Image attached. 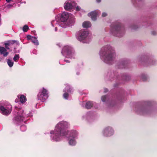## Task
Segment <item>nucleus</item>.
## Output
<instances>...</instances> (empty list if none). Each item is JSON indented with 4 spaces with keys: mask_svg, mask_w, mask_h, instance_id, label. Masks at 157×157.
<instances>
[{
    "mask_svg": "<svg viewBox=\"0 0 157 157\" xmlns=\"http://www.w3.org/2000/svg\"><path fill=\"white\" fill-rule=\"evenodd\" d=\"M70 126V124L65 121H61L58 123L55 126L54 129L50 131V138L53 142H59L63 139L69 135V137L78 138V133L75 130L70 131H66V129Z\"/></svg>",
    "mask_w": 157,
    "mask_h": 157,
    "instance_id": "nucleus-1",
    "label": "nucleus"
},
{
    "mask_svg": "<svg viewBox=\"0 0 157 157\" xmlns=\"http://www.w3.org/2000/svg\"><path fill=\"white\" fill-rule=\"evenodd\" d=\"M100 58L105 63L111 64L116 56L113 48L109 45L102 47L99 52Z\"/></svg>",
    "mask_w": 157,
    "mask_h": 157,
    "instance_id": "nucleus-2",
    "label": "nucleus"
},
{
    "mask_svg": "<svg viewBox=\"0 0 157 157\" xmlns=\"http://www.w3.org/2000/svg\"><path fill=\"white\" fill-rule=\"evenodd\" d=\"M14 111L15 116L13 122L15 124H19L23 121L25 118L32 116L30 113L27 114L22 109H19L16 106Z\"/></svg>",
    "mask_w": 157,
    "mask_h": 157,
    "instance_id": "nucleus-3",
    "label": "nucleus"
},
{
    "mask_svg": "<svg viewBox=\"0 0 157 157\" xmlns=\"http://www.w3.org/2000/svg\"><path fill=\"white\" fill-rule=\"evenodd\" d=\"M72 14L67 12H64L62 13L60 18L61 21L58 22L56 20H53L51 22L52 27H55V31L57 30L60 27L65 28L66 22L67 21Z\"/></svg>",
    "mask_w": 157,
    "mask_h": 157,
    "instance_id": "nucleus-4",
    "label": "nucleus"
},
{
    "mask_svg": "<svg viewBox=\"0 0 157 157\" xmlns=\"http://www.w3.org/2000/svg\"><path fill=\"white\" fill-rule=\"evenodd\" d=\"M75 36L77 40L82 43H88L89 41V32L87 30H79L76 33Z\"/></svg>",
    "mask_w": 157,
    "mask_h": 157,
    "instance_id": "nucleus-5",
    "label": "nucleus"
},
{
    "mask_svg": "<svg viewBox=\"0 0 157 157\" xmlns=\"http://www.w3.org/2000/svg\"><path fill=\"white\" fill-rule=\"evenodd\" d=\"M61 53L64 56L68 58H74L75 51L70 46H64L62 49Z\"/></svg>",
    "mask_w": 157,
    "mask_h": 157,
    "instance_id": "nucleus-6",
    "label": "nucleus"
},
{
    "mask_svg": "<svg viewBox=\"0 0 157 157\" xmlns=\"http://www.w3.org/2000/svg\"><path fill=\"white\" fill-rule=\"evenodd\" d=\"M12 106L8 103H5L0 105V112L3 115L8 116L12 110Z\"/></svg>",
    "mask_w": 157,
    "mask_h": 157,
    "instance_id": "nucleus-7",
    "label": "nucleus"
},
{
    "mask_svg": "<svg viewBox=\"0 0 157 157\" xmlns=\"http://www.w3.org/2000/svg\"><path fill=\"white\" fill-rule=\"evenodd\" d=\"M48 90L44 88L40 90L37 95V99L42 102L44 101L48 98Z\"/></svg>",
    "mask_w": 157,
    "mask_h": 157,
    "instance_id": "nucleus-8",
    "label": "nucleus"
},
{
    "mask_svg": "<svg viewBox=\"0 0 157 157\" xmlns=\"http://www.w3.org/2000/svg\"><path fill=\"white\" fill-rule=\"evenodd\" d=\"M114 134L113 128L111 126L105 127L101 132L102 135L105 137H110L113 136Z\"/></svg>",
    "mask_w": 157,
    "mask_h": 157,
    "instance_id": "nucleus-9",
    "label": "nucleus"
},
{
    "mask_svg": "<svg viewBox=\"0 0 157 157\" xmlns=\"http://www.w3.org/2000/svg\"><path fill=\"white\" fill-rule=\"evenodd\" d=\"M112 30L113 33L117 36L121 37L123 35L124 33L123 29L121 28L120 25L114 27Z\"/></svg>",
    "mask_w": 157,
    "mask_h": 157,
    "instance_id": "nucleus-10",
    "label": "nucleus"
},
{
    "mask_svg": "<svg viewBox=\"0 0 157 157\" xmlns=\"http://www.w3.org/2000/svg\"><path fill=\"white\" fill-rule=\"evenodd\" d=\"M66 86L63 90L64 93L63 94V97L65 99H68L69 97V93H71L72 90V88L68 84H66Z\"/></svg>",
    "mask_w": 157,
    "mask_h": 157,
    "instance_id": "nucleus-11",
    "label": "nucleus"
},
{
    "mask_svg": "<svg viewBox=\"0 0 157 157\" xmlns=\"http://www.w3.org/2000/svg\"><path fill=\"white\" fill-rule=\"evenodd\" d=\"M151 111V109L148 107H143L140 108L137 111V112L141 115L149 114Z\"/></svg>",
    "mask_w": 157,
    "mask_h": 157,
    "instance_id": "nucleus-12",
    "label": "nucleus"
},
{
    "mask_svg": "<svg viewBox=\"0 0 157 157\" xmlns=\"http://www.w3.org/2000/svg\"><path fill=\"white\" fill-rule=\"evenodd\" d=\"M99 13V11L95 10L88 13V16L91 18L92 20L95 21Z\"/></svg>",
    "mask_w": 157,
    "mask_h": 157,
    "instance_id": "nucleus-13",
    "label": "nucleus"
},
{
    "mask_svg": "<svg viewBox=\"0 0 157 157\" xmlns=\"http://www.w3.org/2000/svg\"><path fill=\"white\" fill-rule=\"evenodd\" d=\"M85 104V107L87 109H90L92 107H94L95 108H97V104L93 101H88L86 104L84 102L82 105Z\"/></svg>",
    "mask_w": 157,
    "mask_h": 157,
    "instance_id": "nucleus-14",
    "label": "nucleus"
},
{
    "mask_svg": "<svg viewBox=\"0 0 157 157\" xmlns=\"http://www.w3.org/2000/svg\"><path fill=\"white\" fill-rule=\"evenodd\" d=\"M75 22V19L74 17L72 15L68 19L67 21L66 22L65 27L67 26H71L73 25Z\"/></svg>",
    "mask_w": 157,
    "mask_h": 157,
    "instance_id": "nucleus-15",
    "label": "nucleus"
},
{
    "mask_svg": "<svg viewBox=\"0 0 157 157\" xmlns=\"http://www.w3.org/2000/svg\"><path fill=\"white\" fill-rule=\"evenodd\" d=\"M144 61L149 62L151 64H154L155 61L153 59L152 57L150 56H145L142 57Z\"/></svg>",
    "mask_w": 157,
    "mask_h": 157,
    "instance_id": "nucleus-16",
    "label": "nucleus"
},
{
    "mask_svg": "<svg viewBox=\"0 0 157 157\" xmlns=\"http://www.w3.org/2000/svg\"><path fill=\"white\" fill-rule=\"evenodd\" d=\"M64 7L65 10H71L73 7V5L70 1H66L64 4Z\"/></svg>",
    "mask_w": 157,
    "mask_h": 157,
    "instance_id": "nucleus-17",
    "label": "nucleus"
},
{
    "mask_svg": "<svg viewBox=\"0 0 157 157\" xmlns=\"http://www.w3.org/2000/svg\"><path fill=\"white\" fill-rule=\"evenodd\" d=\"M77 139L68 137V141L69 145L71 146H74L76 145L77 143L76 141Z\"/></svg>",
    "mask_w": 157,
    "mask_h": 157,
    "instance_id": "nucleus-18",
    "label": "nucleus"
},
{
    "mask_svg": "<svg viewBox=\"0 0 157 157\" xmlns=\"http://www.w3.org/2000/svg\"><path fill=\"white\" fill-rule=\"evenodd\" d=\"M17 98L19 99L21 103H25L27 101V99L25 96L23 94L18 95Z\"/></svg>",
    "mask_w": 157,
    "mask_h": 157,
    "instance_id": "nucleus-19",
    "label": "nucleus"
},
{
    "mask_svg": "<svg viewBox=\"0 0 157 157\" xmlns=\"http://www.w3.org/2000/svg\"><path fill=\"white\" fill-rule=\"evenodd\" d=\"M0 53L3 55L4 57L6 56L8 54V52L7 51L6 49L4 47H1L0 48Z\"/></svg>",
    "mask_w": 157,
    "mask_h": 157,
    "instance_id": "nucleus-20",
    "label": "nucleus"
},
{
    "mask_svg": "<svg viewBox=\"0 0 157 157\" xmlns=\"http://www.w3.org/2000/svg\"><path fill=\"white\" fill-rule=\"evenodd\" d=\"M91 26L90 22L88 21H85L82 23V27L84 28H87Z\"/></svg>",
    "mask_w": 157,
    "mask_h": 157,
    "instance_id": "nucleus-21",
    "label": "nucleus"
},
{
    "mask_svg": "<svg viewBox=\"0 0 157 157\" xmlns=\"http://www.w3.org/2000/svg\"><path fill=\"white\" fill-rule=\"evenodd\" d=\"M15 43H16L18 45H19V42H18L16 41H15V40H13V41H11V42H9V43H5V47L6 49H9V48L8 47V46H10V45H11V44H14Z\"/></svg>",
    "mask_w": 157,
    "mask_h": 157,
    "instance_id": "nucleus-22",
    "label": "nucleus"
},
{
    "mask_svg": "<svg viewBox=\"0 0 157 157\" xmlns=\"http://www.w3.org/2000/svg\"><path fill=\"white\" fill-rule=\"evenodd\" d=\"M32 42L35 45H39V42L37 39V38L35 36H33L31 40Z\"/></svg>",
    "mask_w": 157,
    "mask_h": 157,
    "instance_id": "nucleus-23",
    "label": "nucleus"
},
{
    "mask_svg": "<svg viewBox=\"0 0 157 157\" xmlns=\"http://www.w3.org/2000/svg\"><path fill=\"white\" fill-rule=\"evenodd\" d=\"M7 63L8 65L10 67H12L13 65V62L12 61L8 59L7 60Z\"/></svg>",
    "mask_w": 157,
    "mask_h": 157,
    "instance_id": "nucleus-24",
    "label": "nucleus"
},
{
    "mask_svg": "<svg viewBox=\"0 0 157 157\" xmlns=\"http://www.w3.org/2000/svg\"><path fill=\"white\" fill-rule=\"evenodd\" d=\"M19 56L18 54L16 55L13 58V60L15 62H17L19 58Z\"/></svg>",
    "mask_w": 157,
    "mask_h": 157,
    "instance_id": "nucleus-25",
    "label": "nucleus"
},
{
    "mask_svg": "<svg viewBox=\"0 0 157 157\" xmlns=\"http://www.w3.org/2000/svg\"><path fill=\"white\" fill-rule=\"evenodd\" d=\"M28 26L27 25H25L22 28L23 31L24 32H26L29 29Z\"/></svg>",
    "mask_w": 157,
    "mask_h": 157,
    "instance_id": "nucleus-26",
    "label": "nucleus"
},
{
    "mask_svg": "<svg viewBox=\"0 0 157 157\" xmlns=\"http://www.w3.org/2000/svg\"><path fill=\"white\" fill-rule=\"evenodd\" d=\"M5 8H6L7 9H10L12 7H13V4H5Z\"/></svg>",
    "mask_w": 157,
    "mask_h": 157,
    "instance_id": "nucleus-27",
    "label": "nucleus"
},
{
    "mask_svg": "<svg viewBox=\"0 0 157 157\" xmlns=\"http://www.w3.org/2000/svg\"><path fill=\"white\" fill-rule=\"evenodd\" d=\"M108 98V97L106 95L102 96L101 98V100L103 102H105Z\"/></svg>",
    "mask_w": 157,
    "mask_h": 157,
    "instance_id": "nucleus-28",
    "label": "nucleus"
},
{
    "mask_svg": "<svg viewBox=\"0 0 157 157\" xmlns=\"http://www.w3.org/2000/svg\"><path fill=\"white\" fill-rule=\"evenodd\" d=\"M20 129L21 131L23 132L26 130V128L25 125H22L21 126Z\"/></svg>",
    "mask_w": 157,
    "mask_h": 157,
    "instance_id": "nucleus-29",
    "label": "nucleus"
},
{
    "mask_svg": "<svg viewBox=\"0 0 157 157\" xmlns=\"http://www.w3.org/2000/svg\"><path fill=\"white\" fill-rule=\"evenodd\" d=\"M76 10L77 11H80V12H84L85 11L82 9L81 8L79 7V6H77L76 7Z\"/></svg>",
    "mask_w": 157,
    "mask_h": 157,
    "instance_id": "nucleus-30",
    "label": "nucleus"
},
{
    "mask_svg": "<svg viewBox=\"0 0 157 157\" xmlns=\"http://www.w3.org/2000/svg\"><path fill=\"white\" fill-rule=\"evenodd\" d=\"M33 37V36H32L30 35H28L27 36V38L29 40H31Z\"/></svg>",
    "mask_w": 157,
    "mask_h": 157,
    "instance_id": "nucleus-31",
    "label": "nucleus"
},
{
    "mask_svg": "<svg viewBox=\"0 0 157 157\" xmlns=\"http://www.w3.org/2000/svg\"><path fill=\"white\" fill-rule=\"evenodd\" d=\"M151 33L153 35H155L157 34V32L155 30L151 31Z\"/></svg>",
    "mask_w": 157,
    "mask_h": 157,
    "instance_id": "nucleus-32",
    "label": "nucleus"
},
{
    "mask_svg": "<svg viewBox=\"0 0 157 157\" xmlns=\"http://www.w3.org/2000/svg\"><path fill=\"white\" fill-rule=\"evenodd\" d=\"M107 13H105V12H104V13H102V16L103 17H105L106 16H107Z\"/></svg>",
    "mask_w": 157,
    "mask_h": 157,
    "instance_id": "nucleus-33",
    "label": "nucleus"
},
{
    "mask_svg": "<svg viewBox=\"0 0 157 157\" xmlns=\"http://www.w3.org/2000/svg\"><path fill=\"white\" fill-rule=\"evenodd\" d=\"M64 61L66 63H69L70 62L69 60L68 59H64Z\"/></svg>",
    "mask_w": 157,
    "mask_h": 157,
    "instance_id": "nucleus-34",
    "label": "nucleus"
},
{
    "mask_svg": "<svg viewBox=\"0 0 157 157\" xmlns=\"http://www.w3.org/2000/svg\"><path fill=\"white\" fill-rule=\"evenodd\" d=\"M144 78L143 77V76H141V78L143 79V80H144L146 79V76H144Z\"/></svg>",
    "mask_w": 157,
    "mask_h": 157,
    "instance_id": "nucleus-35",
    "label": "nucleus"
},
{
    "mask_svg": "<svg viewBox=\"0 0 157 157\" xmlns=\"http://www.w3.org/2000/svg\"><path fill=\"white\" fill-rule=\"evenodd\" d=\"M108 91V90L106 88H105L104 89V92L105 93L107 92Z\"/></svg>",
    "mask_w": 157,
    "mask_h": 157,
    "instance_id": "nucleus-36",
    "label": "nucleus"
},
{
    "mask_svg": "<svg viewBox=\"0 0 157 157\" xmlns=\"http://www.w3.org/2000/svg\"><path fill=\"white\" fill-rule=\"evenodd\" d=\"M12 0H6V1L7 3H9Z\"/></svg>",
    "mask_w": 157,
    "mask_h": 157,
    "instance_id": "nucleus-37",
    "label": "nucleus"
},
{
    "mask_svg": "<svg viewBox=\"0 0 157 157\" xmlns=\"http://www.w3.org/2000/svg\"><path fill=\"white\" fill-rule=\"evenodd\" d=\"M101 0H96V1L98 2H101Z\"/></svg>",
    "mask_w": 157,
    "mask_h": 157,
    "instance_id": "nucleus-38",
    "label": "nucleus"
},
{
    "mask_svg": "<svg viewBox=\"0 0 157 157\" xmlns=\"http://www.w3.org/2000/svg\"><path fill=\"white\" fill-rule=\"evenodd\" d=\"M15 102H18V99H16L15 100Z\"/></svg>",
    "mask_w": 157,
    "mask_h": 157,
    "instance_id": "nucleus-39",
    "label": "nucleus"
},
{
    "mask_svg": "<svg viewBox=\"0 0 157 157\" xmlns=\"http://www.w3.org/2000/svg\"><path fill=\"white\" fill-rule=\"evenodd\" d=\"M76 74L77 75H79L80 74V72H77V73H76Z\"/></svg>",
    "mask_w": 157,
    "mask_h": 157,
    "instance_id": "nucleus-40",
    "label": "nucleus"
},
{
    "mask_svg": "<svg viewBox=\"0 0 157 157\" xmlns=\"http://www.w3.org/2000/svg\"><path fill=\"white\" fill-rule=\"evenodd\" d=\"M1 47L0 46V48H1Z\"/></svg>",
    "mask_w": 157,
    "mask_h": 157,
    "instance_id": "nucleus-41",
    "label": "nucleus"
}]
</instances>
